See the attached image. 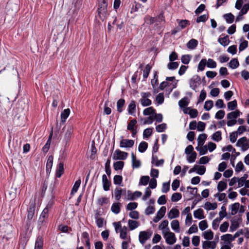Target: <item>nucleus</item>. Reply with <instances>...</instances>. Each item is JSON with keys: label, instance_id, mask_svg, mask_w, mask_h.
I'll use <instances>...</instances> for the list:
<instances>
[{"label": "nucleus", "instance_id": "obj_61", "mask_svg": "<svg viewBox=\"0 0 249 249\" xmlns=\"http://www.w3.org/2000/svg\"><path fill=\"white\" fill-rule=\"evenodd\" d=\"M237 106V101L236 100L229 102L227 105L228 108L230 110H232L235 109L236 108Z\"/></svg>", "mask_w": 249, "mask_h": 249}, {"label": "nucleus", "instance_id": "obj_46", "mask_svg": "<svg viewBox=\"0 0 249 249\" xmlns=\"http://www.w3.org/2000/svg\"><path fill=\"white\" fill-rule=\"evenodd\" d=\"M80 184H81V180L80 179H78L77 180H76L75 181V182L74 183V184L71 189V195H73L77 192V191L80 185Z\"/></svg>", "mask_w": 249, "mask_h": 249}, {"label": "nucleus", "instance_id": "obj_42", "mask_svg": "<svg viewBox=\"0 0 249 249\" xmlns=\"http://www.w3.org/2000/svg\"><path fill=\"white\" fill-rule=\"evenodd\" d=\"M240 204L239 203H234L231 206V214L234 215L238 212Z\"/></svg>", "mask_w": 249, "mask_h": 249}, {"label": "nucleus", "instance_id": "obj_49", "mask_svg": "<svg viewBox=\"0 0 249 249\" xmlns=\"http://www.w3.org/2000/svg\"><path fill=\"white\" fill-rule=\"evenodd\" d=\"M229 227V224L228 222H224L219 227V230L221 232H225L227 231Z\"/></svg>", "mask_w": 249, "mask_h": 249}, {"label": "nucleus", "instance_id": "obj_39", "mask_svg": "<svg viewBox=\"0 0 249 249\" xmlns=\"http://www.w3.org/2000/svg\"><path fill=\"white\" fill-rule=\"evenodd\" d=\"M223 17L228 23H232L234 21V16L231 13L225 14Z\"/></svg>", "mask_w": 249, "mask_h": 249}, {"label": "nucleus", "instance_id": "obj_22", "mask_svg": "<svg viewBox=\"0 0 249 249\" xmlns=\"http://www.w3.org/2000/svg\"><path fill=\"white\" fill-rule=\"evenodd\" d=\"M70 114L69 108L64 109L61 114V119L62 123H65Z\"/></svg>", "mask_w": 249, "mask_h": 249}, {"label": "nucleus", "instance_id": "obj_6", "mask_svg": "<svg viewBox=\"0 0 249 249\" xmlns=\"http://www.w3.org/2000/svg\"><path fill=\"white\" fill-rule=\"evenodd\" d=\"M217 244V241L205 240L202 242V249H215Z\"/></svg>", "mask_w": 249, "mask_h": 249}, {"label": "nucleus", "instance_id": "obj_62", "mask_svg": "<svg viewBox=\"0 0 249 249\" xmlns=\"http://www.w3.org/2000/svg\"><path fill=\"white\" fill-rule=\"evenodd\" d=\"M151 194V191L150 190L149 187L146 188L144 192V194L142 197V199L143 201H145L150 196Z\"/></svg>", "mask_w": 249, "mask_h": 249}, {"label": "nucleus", "instance_id": "obj_21", "mask_svg": "<svg viewBox=\"0 0 249 249\" xmlns=\"http://www.w3.org/2000/svg\"><path fill=\"white\" fill-rule=\"evenodd\" d=\"M43 239L42 237L38 236L35 243V249H43Z\"/></svg>", "mask_w": 249, "mask_h": 249}, {"label": "nucleus", "instance_id": "obj_28", "mask_svg": "<svg viewBox=\"0 0 249 249\" xmlns=\"http://www.w3.org/2000/svg\"><path fill=\"white\" fill-rule=\"evenodd\" d=\"M207 138V135L203 133L200 134L197 138V143L198 146H202L205 142Z\"/></svg>", "mask_w": 249, "mask_h": 249}, {"label": "nucleus", "instance_id": "obj_5", "mask_svg": "<svg viewBox=\"0 0 249 249\" xmlns=\"http://www.w3.org/2000/svg\"><path fill=\"white\" fill-rule=\"evenodd\" d=\"M236 145L241 147L243 151H246L249 148V140L246 137H242L238 140Z\"/></svg>", "mask_w": 249, "mask_h": 249}, {"label": "nucleus", "instance_id": "obj_41", "mask_svg": "<svg viewBox=\"0 0 249 249\" xmlns=\"http://www.w3.org/2000/svg\"><path fill=\"white\" fill-rule=\"evenodd\" d=\"M239 65V62L236 58L231 59L229 63V67L232 69L237 68Z\"/></svg>", "mask_w": 249, "mask_h": 249}, {"label": "nucleus", "instance_id": "obj_51", "mask_svg": "<svg viewBox=\"0 0 249 249\" xmlns=\"http://www.w3.org/2000/svg\"><path fill=\"white\" fill-rule=\"evenodd\" d=\"M206 66V59H202L199 62L197 69L200 71H203L205 69V66Z\"/></svg>", "mask_w": 249, "mask_h": 249}, {"label": "nucleus", "instance_id": "obj_8", "mask_svg": "<svg viewBox=\"0 0 249 249\" xmlns=\"http://www.w3.org/2000/svg\"><path fill=\"white\" fill-rule=\"evenodd\" d=\"M134 144V142L132 140L122 139L120 142V147L121 148H130Z\"/></svg>", "mask_w": 249, "mask_h": 249}, {"label": "nucleus", "instance_id": "obj_60", "mask_svg": "<svg viewBox=\"0 0 249 249\" xmlns=\"http://www.w3.org/2000/svg\"><path fill=\"white\" fill-rule=\"evenodd\" d=\"M181 198V195L179 193H174L171 197V200L173 202H177Z\"/></svg>", "mask_w": 249, "mask_h": 249}, {"label": "nucleus", "instance_id": "obj_4", "mask_svg": "<svg viewBox=\"0 0 249 249\" xmlns=\"http://www.w3.org/2000/svg\"><path fill=\"white\" fill-rule=\"evenodd\" d=\"M128 155V154L127 152L117 149L113 153L112 159L114 160H124L127 158Z\"/></svg>", "mask_w": 249, "mask_h": 249}, {"label": "nucleus", "instance_id": "obj_32", "mask_svg": "<svg viewBox=\"0 0 249 249\" xmlns=\"http://www.w3.org/2000/svg\"><path fill=\"white\" fill-rule=\"evenodd\" d=\"M53 156H50L48 157L47 163H46V172H50L53 166Z\"/></svg>", "mask_w": 249, "mask_h": 249}, {"label": "nucleus", "instance_id": "obj_64", "mask_svg": "<svg viewBox=\"0 0 249 249\" xmlns=\"http://www.w3.org/2000/svg\"><path fill=\"white\" fill-rule=\"evenodd\" d=\"M213 139L216 142H219L221 140V133L218 131L215 132L213 135Z\"/></svg>", "mask_w": 249, "mask_h": 249}, {"label": "nucleus", "instance_id": "obj_30", "mask_svg": "<svg viewBox=\"0 0 249 249\" xmlns=\"http://www.w3.org/2000/svg\"><path fill=\"white\" fill-rule=\"evenodd\" d=\"M197 44L198 41L197 40L192 39L187 43V47L189 49H194Z\"/></svg>", "mask_w": 249, "mask_h": 249}, {"label": "nucleus", "instance_id": "obj_37", "mask_svg": "<svg viewBox=\"0 0 249 249\" xmlns=\"http://www.w3.org/2000/svg\"><path fill=\"white\" fill-rule=\"evenodd\" d=\"M206 66L209 68L214 69L216 67L217 64L213 59L209 58L207 61L206 60Z\"/></svg>", "mask_w": 249, "mask_h": 249}, {"label": "nucleus", "instance_id": "obj_2", "mask_svg": "<svg viewBox=\"0 0 249 249\" xmlns=\"http://www.w3.org/2000/svg\"><path fill=\"white\" fill-rule=\"evenodd\" d=\"M166 243L170 245L174 244L177 241V238L175 233L170 231L163 232L162 234Z\"/></svg>", "mask_w": 249, "mask_h": 249}, {"label": "nucleus", "instance_id": "obj_56", "mask_svg": "<svg viewBox=\"0 0 249 249\" xmlns=\"http://www.w3.org/2000/svg\"><path fill=\"white\" fill-rule=\"evenodd\" d=\"M222 219L219 218H216L214 219L212 222V228L214 230H216L219 225V223Z\"/></svg>", "mask_w": 249, "mask_h": 249}, {"label": "nucleus", "instance_id": "obj_43", "mask_svg": "<svg viewBox=\"0 0 249 249\" xmlns=\"http://www.w3.org/2000/svg\"><path fill=\"white\" fill-rule=\"evenodd\" d=\"M196 149L197 151H199L200 155H203L207 153L208 151V149L206 145L203 146H197L196 147Z\"/></svg>", "mask_w": 249, "mask_h": 249}, {"label": "nucleus", "instance_id": "obj_50", "mask_svg": "<svg viewBox=\"0 0 249 249\" xmlns=\"http://www.w3.org/2000/svg\"><path fill=\"white\" fill-rule=\"evenodd\" d=\"M149 180H150V178L149 176H142V178L140 179L139 184L145 186L148 184Z\"/></svg>", "mask_w": 249, "mask_h": 249}, {"label": "nucleus", "instance_id": "obj_52", "mask_svg": "<svg viewBox=\"0 0 249 249\" xmlns=\"http://www.w3.org/2000/svg\"><path fill=\"white\" fill-rule=\"evenodd\" d=\"M148 144L145 142H141L138 147V150L139 152L142 153L144 152L147 149Z\"/></svg>", "mask_w": 249, "mask_h": 249}, {"label": "nucleus", "instance_id": "obj_57", "mask_svg": "<svg viewBox=\"0 0 249 249\" xmlns=\"http://www.w3.org/2000/svg\"><path fill=\"white\" fill-rule=\"evenodd\" d=\"M124 166V162L122 161H119L115 162L113 164L115 170H121Z\"/></svg>", "mask_w": 249, "mask_h": 249}, {"label": "nucleus", "instance_id": "obj_16", "mask_svg": "<svg viewBox=\"0 0 249 249\" xmlns=\"http://www.w3.org/2000/svg\"><path fill=\"white\" fill-rule=\"evenodd\" d=\"M199 78L198 76H194L190 79V87L194 90H195L197 87V82L199 81Z\"/></svg>", "mask_w": 249, "mask_h": 249}, {"label": "nucleus", "instance_id": "obj_44", "mask_svg": "<svg viewBox=\"0 0 249 249\" xmlns=\"http://www.w3.org/2000/svg\"><path fill=\"white\" fill-rule=\"evenodd\" d=\"M198 226L199 229L202 231L206 230L208 228V224L207 220H203L200 221L198 223Z\"/></svg>", "mask_w": 249, "mask_h": 249}, {"label": "nucleus", "instance_id": "obj_12", "mask_svg": "<svg viewBox=\"0 0 249 249\" xmlns=\"http://www.w3.org/2000/svg\"><path fill=\"white\" fill-rule=\"evenodd\" d=\"M194 216L195 218L198 219H203L205 216L204 211L202 209H198L194 212Z\"/></svg>", "mask_w": 249, "mask_h": 249}, {"label": "nucleus", "instance_id": "obj_59", "mask_svg": "<svg viewBox=\"0 0 249 249\" xmlns=\"http://www.w3.org/2000/svg\"><path fill=\"white\" fill-rule=\"evenodd\" d=\"M226 215V208L224 206H222L221 208V211L219 213V218L223 219Z\"/></svg>", "mask_w": 249, "mask_h": 249}, {"label": "nucleus", "instance_id": "obj_14", "mask_svg": "<svg viewBox=\"0 0 249 249\" xmlns=\"http://www.w3.org/2000/svg\"><path fill=\"white\" fill-rule=\"evenodd\" d=\"M168 224L169 222L168 220H163L161 224L159 225V228L160 230L162 231V233H163V232H167L170 231V229L168 228Z\"/></svg>", "mask_w": 249, "mask_h": 249}, {"label": "nucleus", "instance_id": "obj_25", "mask_svg": "<svg viewBox=\"0 0 249 249\" xmlns=\"http://www.w3.org/2000/svg\"><path fill=\"white\" fill-rule=\"evenodd\" d=\"M48 211L49 210L47 207L44 209L39 217V222H41L42 223H43V222L48 217Z\"/></svg>", "mask_w": 249, "mask_h": 249}, {"label": "nucleus", "instance_id": "obj_17", "mask_svg": "<svg viewBox=\"0 0 249 249\" xmlns=\"http://www.w3.org/2000/svg\"><path fill=\"white\" fill-rule=\"evenodd\" d=\"M17 188L12 187L6 195V197L9 200H12L16 196Z\"/></svg>", "mask_w": 249, "mask_h": 249}, {"label": "nucleus", "instance_id": "obj_45", "mask_svg": "<svg viewBox=\"0 0 249 249\" xmlns=\"http://www.w3.org/2000/svg\"><path fill=\"white\" fill-rule=\"evenodd\" d=\"M189 101L187 98H184L178 102V105L180 108L187 107L189 105Z\"/></svg>", "mask_w": 249, "mask_h": 249}, {"label": "nucleus", "instance_id": "obj_26", "mask_svg": "<svg viewBox=\"0 0 249 249\" xmlns=\"http://www.w3.org/2000/svg\"><path fill=\"white\" fill-rule=\"evenodd\" d=\"M52 135H53V132L52 131V132L51 133V134L49 136L48 141H47L45 145L42 148V151L45 153H46L48 151V150L50 148Z\"/></svg>", "mask_w": 249, "mask_h": 249}, {"label": "nucleus", "instance_id": "obj_53", "mask_svg": "<svg viewBox=\"0 0 249 249\" xmlns=\"http://www.w3.org/2000/svg\"><path fill=\"white\" fill-rule=\"evenodd\" d=\"M241 42L239 46V50L240 51H242L247 48L248 45V42L245 40L241 39Z\"/></svg>", "mask_w": 249, "mask_h": 249}, {"label": "nucleus", "instance_id": "obj_15", "mask_svg": "<svg viewBox=\"0 0 249 249\" xmlns=\"http://www.w3.org/2000/svg\"><path fill=\"white\" fill-rule=\"evenodd\" d=\"M179 214V211L175 208H172L168 213V217L170 219H173L178 217Z\"/></svg>", "mask_w": 249, "mask_h": 249}, {"label": "nucleus", "instance_id": "obj_54", "mask_svg": "<svg viewBox=\"0 0 249 249\" xmlns=\"http://www.w3.org/2000/svg\"><path fill=\"white\" fill-rule=\"evenodd\" d=\"M213 103L212 100H207L205 102L204 108L206 110H210L213 107Z\"/></svg>", "mask_w": 249, "mask_h": 249}, {"label": "nucleus", "instance_id": "obj_9", "mask_svg": "<svg viewBox=\"0 0 249 249\" xmlns=\"http://www.w3.org/2000/svg\"><path fill=\"white\" fill-rule=\"evenodd\" d=\"M221 240L223 241V244L232 245L233 241L232 235L231 234H225L220 236Z\"/></svg>", "mask_w": 249, "mask_h": 249}, {"label": "nucleus", "instance_id": "obj_10", "mask_svg": "<svg viewBox=\"0 0 249 249\" xmlns=\"http://www.w3.org/2000/svg\"><path fill=\"white\" fill-rule=\"evenodd\" d=\"M202 235L205 240L209 241L212 240L213 238L214 233L211 230L209 229L203 232Z\"/></svg>", "mask_w": 249, "mask_h": 249}, {"label": "nucleus", "instance_id": "obj_47", "mask_svg": "<svg viewBox=\"0 0 249 249\" xmlns=\"http://www.w3.org/2000/svg\"><path fill=\"white\" fill-rule=\"evenodd\" d=\"M187 160L190 163H193L195 162L196 158V152H194L189 155H187Z\"/></svg>", "mask_w": 249, "mask_h": 249}, {"label": "nucleus", "instance_id": "obj_34", "mask_svg": "<svg viewBox=\"0 0 249 249\" xmlns=\"http://www.w3.org/2000/svg\"><path fill=\"white\" fill-rule=\"evenodd\" d=\"M136 110V105L135 102L134 101H132L128 107V113L130 115H134Z\"/></svg>", "mask_w": 249, "mask_h": 249}, {"label": "nucleus", "instance_id": "obj_31", "mask_svg": "<svg viewBox=\"0 0 249 249\" xmlns=\"http://www.w3.org/2000/svg\"><path fill=\"white\" fill-rule=\"evenodd\" d=\"M73 131V128L72 126H68L66 132L64 135V139L66 141H68L71 136Z\"/></svg>", "mask_w": 249, "mask_h": 249}, {"label": "nucleus", "instance_id": "obj_38", "mask_svg": "<svg viewBox=\"0 0 249 249\" xmlns=\"http://www.w3.org/2000/svg\"><path fill=\"white\" fill-rule=\"evenodd\" d=\"M120 205L121 204L119 203H113L111 208V211L115 214H118L120 211Z\"/></svg>", "mask_w": 249, "mask_h": 249}, {"label": "nucleus", "instance_id": "obj_19", "mask_svg": "<svg viewBox=\"0 0 249 249\" xmlns=\"http://www.w3.org/2000/svg\"><path fill=\"white\" fill-rule=\"evenodd\" d=\"M171 227L173 231L176 232L180 231L179 223L178 220H173L171 222Z\"/></svg>", "mask_w": 249, "mask_h": 249}, {"label": "nucleus", "instance_id": "obj_23", "mask_svg": "<svg viewBox=\"0 0 249 249\" xmlns=\"http://www.w3.org/2000/svg\"><path fill=\"white\" fill-rule=\"evenodd\" d=\"M249 10V6L248 5H244L242 8L241 10L239 12L238 16L236 17V21L240 20L242 18V16L246 14Z\"/></svg>", "mask_w": 249, "mask_h": 249}, {"label": "nucleus", "instance_id": "obj_29", "mask_svg": "<svg viewBox=\"0 0 249 249\" xmlns=\"http://www.w3.org/2000/svg\"><path fill=\"white\" fill-rule=\"evenodd\" d=\"M219 43L223 46H227L229 42V38L228 36H226L223 37H219L218 40Z\"/></svg>", "mask_w": 249, "mask_h": 249}, {"label": "nucleus", "instance_id": "obj_35", "mask_svg": "<svg viewBox=\"0 0 249 249\" xmlns=\"http://www.w3.org/2000/svg\"><path fill=\"white\" fill-rule=\"evenodd\" d=\"M156 112L155 109L152 107H147L143 110V114L145 116H151L154 114Z\"/></svg>", "mask_w": 249, "mask_h": 249}, {"label": "nucleus", "instance_id": "obj_36", "mask_svg": "<svg viewBox=\"0 0 249 249\" xmlns=\"http://www.w3.org/2000/svg\"><path fill=\"white\" fill-rule=\"evenodd\" d=\"M128 225L130 230L132 231L136 229L139 226V223L135 220H129Z\"/></svg>", "mask_w": 249, "mask_h": 249}, {"label": "nucleus", "instance_id": "obj_18", "mask_svg": "<svg viewBox=\"0 0 249 249\" xmlns=\"http://www.w3.org/2000/svg\"><path fill=\"white\" fill-rule=\"evenodd\" d=\"M102 183L104 190L106 191L109 190L110 183L108 181L107 176L105 174L102 176Z\"/></svg>", "mask_w": 249, "mask_h": 249}, {"label": "nucleus", "instance_id": "obj_11", "mask_svg": "<svg viewBox=\"0 0 249 249\" xmlns=\"http://www.w3.org/2000/svg\"><path fill=\"white\" fill-rule=\"evenodd\" d=\"M120 237L123 239L129 240L130 236L128 235V229L126 227L124 226L119 231Z\"/></svg>", "mask_w": 249, "mask_h": 249}, {"label": "nucleus", "instance_id": "obj_7", "mask_svg": "<svg viewBox=\"0 0 249 249\" xmlns=\"http://www.w3.org/2000/svg\"><path fill=\"white\" fill-rule=\"evenodd\" d=\"M151 235V234L148 232L145 231H141L139 236L140 242L143 245L146 240L150 237Z\"/></svg>", "mask_w": 249, "mask_h": 249}, {"label": "nucleus", "instance_id": "obj_13", "mask_svg": "<svg viewBox=\"0 0 249 249\" xmlns=\"http://www.w3.org/2000/svg\"><path fill=\"white\" fill-rule=\"evenodd\" d=\"M132 166L133 168H138L141 166V162L140 160L137 159L136 156L133 153H131Z\"/></svg>", "mask_w": 249, "mask_h": 249}, {"label": "nucleus", "instance_id": "obj_55", "mask_svg": "<svg viewBox=\"0 0 249 249\" xmlns=\"http://www.w3.org/2000/svg\"><path fill=\"white\" fill-rule=\"evenodd\" d=\"M167 128L166 124L165 123H163L160 124L158 125L156 127V130L158 132H162L165 131V130Z\"/></svg>", "mask_w": 249, "mask_h": 249}, {"label": "nucleus", "instance_id": "obj_33", "mask_svg": "<svg viewBox=\"0 0 249 249\" xmlns=\"http://www.w3.org/2000/svg\"><path fill=\"white\" fill-rule=\"evenodd\" d=\"M227 187V183L224 181H220L217 184V190L221 192L225 190Z\"/></svg>", "mask_w": 249, "mask_h": 249}, {"label": "nucleus", "instance_id": "obj_3", "mask_svg": "<svg viewBox=\"0 0 249 249\" xmlns=\"http://www.w3.org/2000/svg\"><path fill=\"white\" fill-rule=\"evenodd\" d=\"M141 95V98L140 100V102L143 107L149 106L151 105L152 102L149 99L151 96L150 92H142Z\"/></svg>", "mask_w": 249, "mask_h": 249}, {"label": "nucleus", "instance_id": "obj_48", "mask_svg": "<svg viewBox=\"0 0 249 249\" xmlns=\"http://www.w3.org/2000/svg\"><path fill=\"white\" fill-rule=\"evenodd\" d=\"M64 173V167L62 163H60L58 165V168L56 170V176L60 178Z\"/></svg>", "mask_w": 249, "mask_h": 249}, {"label": "nucleus", "instance_id": "obj_24", "mask_svg": "<svg viewBox=\"0 0 249 249\" xmlns=\"http://www.w3.org/2000/svg\"><path fill=\"white\" fill-rule=\"evenodd\" d=\"M125 192V190L120 188H116L114 192V197L117 200H119L123 193Z\"/></svg>", "mask_w": 249, "mask_h": 249}, {"label": "nucleus", "instance_id": "obj_27", "mask_svg": "<svg viewBox=\"0 0 249 249\" xmlns=\"http://www.w3.org/2000/svg\"><path fill=\"white\" fill-rule=\"evenodd\" d=\"M240 112L238 110L229 113L227 114V119L236 120V119L240 115Z\"/></svg>", "mask_w": 249, "mask_h": 249}, {"label": "nucleus", "instance_id": "obj_58", "mask_svg": "<svg viewBox=\"0 0 249 249\" xmlns=\"http://www.w3.org/2000/svg\"><path fill=\"white\" fill-rule=\"evenodd\" d=\"M137 124V121L136 120L133 119L130 121V122L129 123L127 128L129 130H131L133 129H135L136 127V124Z\"/></svg>", "mask_w": 249, "mask_h": 249}, {"label": "nucleus", "instance_id": "obj_20", "mask_svg": "<svg viewBox=\"0 0 249 249\" xmlns=\"http://www.w3.org/2000/svg\"><path fill=\"white\" fill-rule=\"evenodd\" d=\"M217 207L216 203H210L207 202L204 204V208L207 211L215 210Z\"/></svg>", "mask_w": 249, "mask_h": 249}, {"label": "nucleus", "instance_id": "obj_40", "mask_svg": "<svg viewBox=\"0 0 249 249\" xmlns=\"http://www.w3.org/2000/svg\"><path fill=\"white\" fill-rule=\"evenodd\" d=\"M125 103V101L123 99H119L117 102V111L119 112L123 111V107H124Z\"/></svg>", "mask_w": 249, "mask_h": 249}, {"label": "nucleus", "instance_id": "obj_63", "mask_svg": "<svg viewBox=\"0 0 249 249\" xmlns=\"http://www.w3.org/2000/svg\"><path fill=\"white\" fill-rule=\"evenodd\" d=\"M150 70V66L149 64L146 65L143 71V77L144 78H146L148 76Z\"/></svg>", "mask_w": 249, "mask_h": 249}, {"label": "nucleus", "instance_id": "obj_1", "mask_svg": "<svg viewBox=\"0 0 249 249\" xmlns=\"http://www.w3.org/2000/svg\"><path fill=\"white\" fill-rule=\"evenodd\" d=\"M107 0H100L98 6V15L101 18H104L107 15Z\"/></svg>", "mask_w": 249, "mask_h": 249}]
</instances>
